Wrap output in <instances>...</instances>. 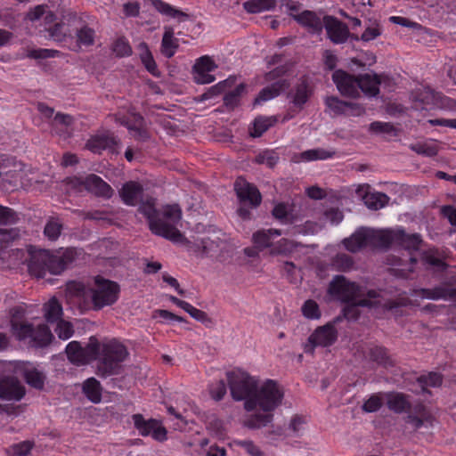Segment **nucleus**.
Instances as JSON below:
<instances>
[{"mask_svg": "<svg viewBox=\"0 0 456 456\" xmlns=\"http://www.w3.org/2000/svg\"><path fill=\"white\" fill-rule=\"evenodd\" d=\"M139 211L146 216L151 231L156 235L162 236L173 241H179L183 235L177 228L182 219V210L176 204L167 205L160 216L155 208L152 198L141 201Z\"/></svg>", "mask_w": 456, "mask_h": 456, "instance_id": "1", "label": "nucleus"}, {"mask_svg": "<svg viewBox=\"0 0 456 456\" xmlns=\"http://www.w3.org/2000/svg\"><path fill=\"white\" fill-rule=\"evenodd\" d=\"M399 235L398 227L387 229L360 227L350 237L346 238L343 244L351 253H356L367 247L387 249L395 247Z\"/></svg>", "mask_w": 456, "mask_h": 456, "instance_id": "2", "label": "nucleus"}, {"mask_svg": "<svg viewBox=\"0 0 456 456\" xmlns=\"http://www.w3.org/2000/svg\"><path fill=\"white\" fill-rule=\"evenodd\" d=\"M129 355L126 346L116 339H112L102 346L101 358L97 364V375L107 378L118 375L122 370V362Z\"/></svg>", "mask_w": 456, "mask_h": 456, "instance_id": "3", "label": "nucleus"}, {"mask_svg": "<svg viewBox=\"0 0 456 456\" xmlns=\"http://www.w3.org/2000/svg\"><path fill=\"white\" fill-rule=\"evenodd\" d=\"M283 395L284 393L278 383L267 379L260 388L256 387L254 396L245 402L244 408L250 411L258 406L264 411L270 412L281 403Z\"/></svg>", "mask_w": 456, "mask_h": 456, "instance_id": "4", "label": "nucleus"}, {"mask_svg": "<svg viewBox=\"0 0 456 456\" xmlns=\"http://www.w3.org/2000/svg\"><path fill=\"white\" fill-rule=\"evenodd\" d=\"M11 326L13 335L19 340L29 339V345L33 347H46L54 338L46 324L42 323L35 327L27 322H18L12 319Z\"/></svg>", "mask_w": 456, "mask_h": 456, "instance_id": "5", "label": "nucleus"}, {"mask_svg": "<svg viewBox=\"0 0 456 456\" xmlns=\"http://www.w3.org/2000/svg\"><path fill=\"white\" fill-rule=\"evenodd\" d=\"M234 190L240 200L238 215L243 219L250 217V209L257 208L262 201V196L258 189L240 177L234 183Z\"/></svg>", "mask_w": 456, "mask_h": 456, "instance_id": "6", "label": "nucleus"}, {"mask_svg": "<svg viewBox=\"0 0 456 456\" xmlns=\"http://www.w3.org/2000/svg\"><path fill=\"white\" fill-rule=\"evenodd\" d=\"M94 284L95 288L90 290L94 310L111 305L118 300L120 288L117 282L97 275L94 277Z\"/></svg>", "mask_w": 456, "mask_h": 456, "instance_id": "7", "label": "nucleus"}, {"mask_svg": "<svg viewBox=\"0 0 456 456\" xmlns=\"http://www.w3.org/2000/svg\"><path fill=\"white\" fill-rule=\"evenodd\" d=\"M328 294L334 299L343 303L355 301L364 295V289L356 282L351 281L344 275H336L330 281Z\"/></svg>", "mask_w": 456, "mask_h": 456, "instance_id": "8", "label": "nucleus"}, {"mask_svg": "<svg viewBox=\"0 0 456 456\" xmlns=\"http://www.w3.org/2000/svg\"><path fill=\"white\" fill-rule=\"evenodd\" d=\"M231 395L235 401L248 400L256 392L257 380L240 370L227 373Z\"/></svg>", "mask_w": 456, "mask_h": 456, "instance_id": "9", "label": "nucleus"}, {"mask_svg": "<svg viewBox=\"0 0 456 456\" xmlns=\"http://www.w3.org/2000/svg\"><path fill=\"white\" fill-rule=\"evenodd\" d=\"M74 258H28L25 263L28 273L37 278H43L46 273L60 274L69 268Z\"/></svg>", "mask_w": 456, "mask_h": 456, "instance_id": "10", "label": "nucleus"}, {"mask_svg": "<svg viewBox=\"0 0 456 456\" xmlns=\"http://www.w3.org/2000/svg\"><path fill=\"white\" fill-rule=\"evenodd\" d=\"M332 80L341 94L353 98L360 95L359 77H354L342 69H338L333 72Z\"/></svg>", "mask_w": 456, "mask_h": 456, "instance_id": "11", "label": "nucleus"}, {"mask_svg": "<svg viewBox=\"0 0 456 456\" xmlns=\"http://www.w3.org/2000/svg\"><path fill=\"white\" fill-rule=\"evenodd\" d=\"M338 338V331L331 323L319 327L309 337L308 342L310 346H305L306 353H313L314 346H329L332 345Z\"/></svg>", "mask_w": 456, "mask_h": 456, "instance_id": "12", "label": "nucleus"}, {"mask_svg": "<svg viewBox=\"0 0 456 456\" xmlns=\"http://www.w3.org/2000/svg\"><path fill=\"white\" fill-rule=\"evenodd\" d=\"M133 419L134 427L142 436L151 435L154 439L160 442L167 439V429L158 420H145L142 414H134Z\"/></svg>", "mask_w": 456, "mask_h": 456, "instance_id": "13", "label": "nucleus"}, {"mask_svg": "<svg viewBox=\"0 0 456 456\" xmlns=\"http://www.w3.org/2000/svg\"><path fill=\"white\" fill-rule=\"evenodd\" d=\"M26 394L25 387L13 376H0V398L20 401Z\"/></svg>", "mask_w": 456, "mask_h": 456, "instance_id": "14", "label": "nucleus"}, {"mask_svg": "<svg viewBox=\"0 0 456 456\" xmlns=\"http://www.w3.org/2000/svg\"><path fill=\"white\" fill-rule=\"evenodd\" d=\"M414 295L430 300H447L456 305V288L445 282L431 289H419L414 290Z\"/></svg>", "mask_w": 456, "mask_h": 456, "instance_id": "15", "label": "nucleus"}, {"mask_svg": "<svg viewBox=\"0 0 456 456\" xmlns=\"http://www.w3.org/2000/svg\"><path fill=\"white\" fill-rule=\"evenodd\" d=\"M355 193L363 200L365 206L372 210L384 208L389 201V197L387 194L370 191V187L367 183L358 185Z\"/></svg>", "mask_w": 456, "mask_h": 456, "instance_id": "16", "label": "nucleus"}, {"mask_svg": "<svg viewBox=\"0 0 456 456\" xmlns=\"http://www.w3.org/2000/svg\"><path fill=\"white\" fill-rule=\"evenodd\" d=\"M80 183L88 192L99 198L109 200L114 194V190L111 186L94 174L85 177Z\"/></svg>", "mask_w": 456, "mask_h": 456, "instance_id": "17", "label": "nucleus"}, {"mask_svg": "<svg viewBox=\"0 0 456 456\" xmlns=\"http://www.w3.org/2000/svg\"><path fill=\"white\" fill-rule=\"evenodd\" d=\"M217 66L209 56H202L199 58L193 66L194 80L197 84H210L215 81V77L210 73L214 71Z\"/></svg>", "mask_w": 456, "mask_h": 456, "instance_id": "18", "label": "nucleus"}, {"mask_svg": "<svg viewBox=\"0 0 456 456\" xmlns=\"http://www.w3.org/2000/svg\"><path fill=\"white\" fill-rule=\"evenodd\" d=\"M120 144L119 140L110 132H105L92 136L86 142V148L94 153L103 150L114 151Z\"/></svg>", "mask_w": 456, "mask_h": 456, "instance_id": "19", "label": "nucleus"}, {"mask_svg": "<svg viewBox=\"0 0 456 456\" xmlns=\"http://www.w3.org/2000/svg\"><path fill=\"white\" fill-rule=\"evenodd\" d=\"M323 26L329 38L335 44H342L349 37V30L346 24L332 16H325Z\"/></svg>", "mask_w": 456, "mask_h": 456, "instance_id": "20", "label": "nucleus"}, {"mask_svg": "<svg viewBox=\"0 0 456 456\" xmlns=\"http://www.w3.org/2000/svg\"><path fill=\"white\" fill-rule=\"evenodd\" d=\"M273 235L280 236V231L276 229H268L259 230L254 232L252 235V242L254 247L253 248H245V254L248 256H257L262 249L271 246V237Z\"/></svg>", "mask_w": 456, "mask_h": 456, "instance_id": "21", "label": "nucleus"}, {"mask_svg": "<svg viewBox=\"0 0 456 456\" xmlns=\"http://www.w3.org/2000/svg\"><path fill=\"white\" fill-rule=\"evenodd\" d=\"M324 102L327 108L335 115H361L364 111V109L361 105L342 101L335 96L326 97Z\"/></svg>", "mask_w": 456, "mask_h": 456, "instance_id": "22", "label": "nucleus"}, {"mask_svg": "<svg viewBox=\"0 0 456 456\" xmlns=\"http://www.w3.org/2000/svg\"><path fill=\"white\" fill-rule=\"evenodd\" d=\"M119 196L126 205L135 206L142 200V185L137 182L129 181L123 184L119 191Z\"/></svg>", "mask_w": 456, "mask_h": 456, "instance_id": "23", "label": "nucleus"}, {"mask_svg": "<svg viewBox=\"0 0 456 456\" xmlns=\"http://www.w3.org/2000/svg\"><path fill=\"white\" fill-rule=\"evenodd\" d=\"M385 398L387 408L395 413L408 412L411 408L410 396L405 394L389 392L385 395Z\"/></svg>", "mask_w": 456, "mask_h": 456, "instance_id": "24", "label": "nucleus"}, {"mask_svg": "<svg viewBox=\"0 0 456 456\" xmlns=\"http://www.w3.org/2000/svg\"><path fill=\"white\" fill-rule=\"evenodd\" d=\"M335 154V151L317 148L307 150L301 153H295L291 158V161L294 163H299L314 160H324L334 157Z\"/></svg>", "mask_w": 456, "mask_h": 456, "instance_id": "25", "label": "nucleus"}, {"mask_svg": "<svg viewBox=\"0 0 456 456\" xmlns=\"http://www.w3.org/2000/svg\"><path fill=\"white\" fill-rule=\"evenodd\" d=\"M398 232L400 233L397 236V240L395 241V247H401L410 252L419 251L422 249L423 240L420 235L417 233L408 234L402 228L398 227Z\"/></svg>", "mask_w": 456, "mask_h": 456, "instance_id": "26", "label": "nucleus"}, {"mask_svg": "<svg viewBox=\"0 0 456 456\" xmlns=\"http://www.w3.org/2000/svg\"><path fill=\"white\" fill-rule=\"evenodd\" d=\"M289 86L284 79H278L271 86L263 88L255 99L254 104H261L266 101L272 100L278 96L282 91Z\"/></svg>", "mask_w": 456, "mask_h": 456, "instance_id": "27", "label": "nucleus"}, {"mask_svg": "<svg viewBox=\"0 0 456 456\" xmlns=\"http://www.w3.org/2000/svg\"><path fill=\"white\" fill-rule=\"evenodd\" d=\"M296 20L315 33L322 31L324 23V19L322 20L321 17L312 11L301 12L300 15H297Z\"/></svg>", "mask_w": 456, "mask_h": 456, "instance_id": "28", "label": "nucleus"}, {"mask_svg": "<svg viewBox=\"0 0 456 456\" xmlns=\"http://www.w3.org/2000/svg\"><path fill=\"white\" fill-rule=\"evenodd\" d=\"M311 94L312 91L308 83L303 80L290 91L289 98L296 107L302 108V106L308 101Z\"/></svg>", "mask_w": 456, "mask_h": 456, "instance_id": "29", "label": "nucleus"}, {"mask_svg": "<svg viewBox=\"0 0 456 456\" xmlns=\"http://www.w3.org/2000/svg\"><path fill=\"white\" fill-rule=\"evenodd\" d=\"M359 90H362L367 96H377L379 93L378 75L364 74L359 76Z\"/></svg>", "mask_w": 456, "mask_h": 456, "instance_id": "30", "label": "nucleus"}, {"mask_svg": "<svg viewBox=\"0 0 456 456\" xmlns=\"http://www.w3.org/2000/svg\"><path fill=\"white\" fill-rule=\"evenodd\" d=\"M44 318L49 323L57 322L62 316V306L56 297H52L43 305Z\"/></svg>", "mask_w": 456, "mask_h": 456, "instance_id": "31", "label": "nucleus"}, {"mask_svg": "<svg viewBox=\"0 0 456 456\" xmlns=\"http://www.w3.org/2000/svg\"><path fill=\"white\" fill-rule=\"evenodd\" d=\"M83 393L88 400L94 403H98L102 400V386L94 378H89L83 383Z\"/></svg>", "mask_w": 456, "mask_h": 456, "instance_id": "32", "label": "nucleus"}, {"mask_svg": "<svg viewBox=\"0 0 456 456\" xmlns=\"http://www.w3.org/2000/svg\"><path fill=\"white\" fill-rule=\"evenodd\" d=\"M178 47L177 40L174 37V31L171 28H165V32L161 42V53L171 58L175 55Z\"/></svg>", "mask_w": 456, "mask_h": 456, "instance_id": "33", "label": "nucleus"}, {"mask_svg": "<svg viewBox=\"0 0 456 456\" xmlns=\"http://www.w3.org/2000/svg\"><path fill=\"white\" fill-rule=\"evenodd\" d=\"M382 33V28L376 20L371 21L369 20L367 24H365V29L363 33L359 37L357 35H352V38L354 40H362L363 42H369L379 37Z\"/></svg>", "mask_w": 456, "mask_h": 456, "instance_id": "34", "label": "nucleus"}, {"mask_svg": "<svg viewBox=\"0 0 456 456\" xmlns=\"http://www.w3.org/2000/svg\"><path fill=\"white\" fill-rule=\"evenodd\" d=\"M404 420L414 431L419 429L425 423H428L430 426L433 423L432 416L423 407L418 415L408 414Z\"/></svg>", "mask_w": 456, "mask_h": 456, "instance_id": "35", "label": "nucleus"}, {"mask_svg": "<svg viewBox=\"0 0 456 456\" xmlns=\"http://www.w3.org/2000/svg\"><path fill=\"white\" fill-rule=\"evenodd\" d=\"M23 378L30 387L38 390L44 388L45 375L38 370L35 368L24 370Z\"/></svg>", "mask_w": 456, "mask_h": 456, "instance_id": "36", "label": "nucleus"}, {"mask_svg": "<svg viewBox=\"0 0 456 456\" xmlns=\"http://www.w3.org/2000/svg\"><path fill=\"white\" fill-rule=\"evenodd\" d=\"M68 359L75 364H86V357L83 347L77 341H72L66 346Z\"/></svg>", "mask_w": 456, "mask_h": 456, "instance_id": "37", "label": "nucleus"}, {"mask_svg": "<svg viewBox=\"0 0 456 456\" xmlns=\"http://www.w3.org/2000/svg\"><path fill=\"white\" fill-rule=\"evenodd\" d=\"M276 118L273 117H259L255 119L253 127L250 129L252 137L261 136L269 127L274 125Z\"/></svg>", "mask_w": 456, "mask_h": 456, "instance_id": "38", "label": "nucleus"}, {"mask_svg": "<svg viewBox=\"0 0 456 456\" xmlns=\"http://www.w3.org/2000/svg\"><path fill=\"white\" fill-rule=\"evenodd\" d=\"M358 306L373 307V304L369 299H356L344 308V317L347 320H357L360 315Z\"/></svg>", "mask_w": 456, "mask_h": 456, "instance_id": "39", "label": "nucleus"}, {"mask_svg": "<svg viewBox=\"0 0 456 456\" xmlns=\"http://www.w3.org/2000/svg\"><path fill=\"white\" fill-rule=\"evenodd\" d=\"M140 58L146 69L151 74L157 71V64L146 43L142 42L138 45Z\"/></svg>", "mask_w": 456, "mask_h": 456, "instance_id": "40", "label": "nucleus"}, {"mask_svg": "<svg viewBox=\"0 0 456 456\" xmlns=\"http://www.w3.org/2000/svg\"><path fill=\"white\" fill-rule=\"evenodd\" d=\"M275 0H248L244 3V8L251 13L268 11L275 6Z\"/></svg>", "mask_w": 456, "mask_h": 456, "instance_id": "41", "label": "nucleus"}, {"mask_svg": "<svg viewBox=\"0 0 456 456\" xmlns=\"http://www.w3.org/2000/svg\"><path fill=\"white\" fill-rule=\"evenodd\" d=\"M95 31L86 25L77 29V43L78 45L90 46L94 45Z\"/></svg>", "mask_w": 456, "mask_h": 456, "instance_id": "42", "label": "nucleus"}, {"mask_svg": "<svg viewBox=\"0 0 456 456\" xmlns=\"http://www.w3.org/2000/svg\"><path fill=\"white\" fill-rule=\"evenodd\" d=\"M370 357L372 361L385 367L394 365V362L388 355L387 351L384 347L375 346L370 351Z\"/></svg>", "mask_w": 456, "mask_h": 456, "instance_id": "43", "label": "nucleus"}, {"mask_svg": "<svg viewBox=\"0 0 456 456\" xmlns=\"http://www.w3.org/2000/svg\"><path fill=\"white\" fill-rule=\"evenodd\" d=\"M74 118L72 116L63 113H57L52 122L53 129L59 132H66L73 125Z\"/></svg>", "mask_w": 456, "mask_h": 456, "instance_id": "44", "label": "nucleus"}, {"mask_svg": "<svg viewBox=\"0 0 456 456\" xmlns=\"http://www.w3.org/2000/svg\"><path fill=\"white\" fill-rule=\"evenodd\" d=\"M273 415L272 413H256L245 421V426L248 428H260L266 426L273 420Z\"/></svg>", "mask_w": 456, "mask_h": 456, "instance_id": "45", "label": "nucleus"}, {"mask_svg": "<svg viewBox=\"0 0 456 456\" xmlns=\"http://www.w3.org/2000/svg\"><path fill=\"white\" fill-rule=\"evenodd\" d=\"M86 362L95 360L102 352L101 345L95 337H91L86 346L83 347Z\"/></svg>", "mask_w": 456, "mask_h": 456, "instance_id": "46", "label": "nucleus"}, {"mask_svg": "<svg viewBox=\"0 0 456 456\" xmlns=\"http://www.w3.org/2000/svg\"><path fill=\"white\" fill-rule=\"evenodd\" d=\"M91 289H87L83 282L70 281L67 283L68 293L76 297L86 298L90 297Z\"/></svg>", "mask_w": 456, "mask_h": 456, "instance_id": "47", "label": "nucleus"}, {"mask_svg": "<svg viewBox=\"0 0 456 456\" xmlns=\"http://www.w3.org/2000/svg\"><path fill=\"white\" fill-rule=\"evenodd\" d=\"M152 5L155 7L157 11L160 13L170 16V17H186L187 15L182 12L181 11L175 10L170 4L161 1V0H152Z\"/></svg>", "mask_w": 456, "mask_h": 456, "instance_id": "48", "label": "nucleus"}, {"mask_svg": "<svg viewBox=\"0 0 456 456\" xmlns=\"http://www.w3.org/2000/svg\"><path fill=\"white\" fill-rule=\"evenodd\" d=\"M62 224L55 219H51L45 226L44 233L51 240H55L60 236Z\"/></svg>", "mask_w": 456, "mask_h": 456, "instance_id": "49", "label": "nucleus"}, {"mask_svg": "<svg viewBox=\"0 0 456 456\" xmlns=\"http://www.w3.org/2000/svg\"><path fill=\"white\" fill-rule=\"evenodd\" d=\"M55 332L59 338L63 340L69 339L74 333L73 325L69 322L61 319L57 322Z\"/></svg>", "mask_w": 456, "mask_h": 456, "instance_id": "50", "label": "nucleus"}, {"mask_svg": "<svg viewBox=\"0 0 456 456\" xmlns=\"http://www.w3.org/2000/svg\"><path fill=\"white\" fill-rule=\"evenodd\" d=\"M59 52L52 49H27L26 57L30 59H48L57 56Z\"/></svg>", "mask_w": 456, "mask_h": 456, "instance_id": "51", "label": "nucleus"}, {"mask_svg": "<svg viewBox=\"0 0 456 456\" xmlns=\"http://www.w3.org/2000/svg\"><path fill=\"white\" fill-rule=\"evenodd\" d=\"M302 313L304 316L308 319H319L321 317L319 305L312 299H308L304 303L302 306Z\"/></svg>", "mask_w": 456, "mask_h": 456, "instance_id": "52", "label": "nucleus"}, {"mask_svg": "<svg viewBox=\"0 0 456 456\" xmlns=\"http://www.w3.org/2000/svg\"><path fill=\"white\" fill-rule=\"evenodd\" d=\"M113 52L119 57L129 56L132 54V48L125 38H118L112 46Z\"/></svg>", "mask_w": 456, "mask_h": 456, "instance_id": "53", "label": "nucleus"}, {"mask_svg": "<svg viewBox=\"0 0 456 456\" xmlns=\"http://www.w3.org/2000/svg\"><path fill=\"white\" fill-rule=\"evenodd\" d=\"M277 251L280 254H294L297 253V248L300 246L288 239H281L278 241Z\"/></svg>", "mask_w": 456, "mask_h": 456, "instance_id": "54", "label": "nucleus"}, {"mask_svg": "<svg viewBox=\"0 0 456 456\" xmlns=\"http://www.w3.org/2000/svg\"><path fill=\"white\" fill-rule=\"evenodd\" d=\"M422 265L428 270L434 272L444 271L447 268L448 265L444 263L442 258H421Z\"/></svg>", "mask_w": 456, "mask_h": 456, "instance_id": "55", "label": "nucleus"}, {"mask_svg": "<svg viewBox=\"0 0 456 456\" xmlns=\"http://www.w3.org/2000/svg\"><path fill=\"white\" fill-rule=\"evenodd\" d=\"M243 91H244V86L243 85H240L239 86H237L233 91H232L231 93L227 94L224 96V104L227 107L234 108L237 105V103H238L239 96L240 95V94Z\"/></svg>", "mask_w": 456, "mask_h": 456, "instance_id": "56", "label": "nucleus"}, {"mask_svg": "<svg viewBox=\"0 0 456 456\" xmlns=\"http://www.w3.org/2000/svg\"><path fill=\"white\" fill-rule=\"evenodd\" d=\"M382 400L378 395H371L362 405V410L366 412H375L380 409Z\"/></svg>", "mask_w": 456, "mask_h": 456, "instance_id": "57", "label": "nucleus"}, {"mask_svg": "<svg viewBox=\"0 0 456 456\" xmlns=\"http://www.w3.org/2000/svg\"><path fill=\"white\" fill-rule=\"evenodd\" d=\"M210 394L212 398L216 401L223 399L226 394V386L224 381L219 380L215 385H212Z\"/></svg>", "mask_w": 456, "mask_h": 456, "instance_id": "58", "label": "nucleus"}, {"mask_svg": "<svg viewBox=\"0 0 456 456\" xmlns=\"http://www.w3.org/2000/svg\"><path fill=\"white\" fill-rule=\"evenodd\" d=\"M331 266L337 271L346 272L353 268L354 260L353 258H333Z\"/></svg>", "mask_w": 456, "mask_h": 456, "instance_id": "59", "label": "nucleus"}, {"mask_svg": "<svg viewBox=\"0 0 456 456\" xmlns=\"http://www.w3.org/2000/svg\"><path fill=\"white\" fill-rule=\"evenodd\" d=\"M419 380L429 387H438L442 384L443 377L436 372H431L428 376H421Z\"/></svg>", "mask_w": 456, "mask_h": 456, "instance_id": "60", "label": "nucleus"}, {"mask_svg": "<svg viewBox=\"0 0 456 456\" xmlns=\"http://www.w3.org/2000/svg\"><path fill=\"white\" fill-rule=\"evenodd\" d=\"M34 446V443L24 441L12 446L13 453L16 456H27Z\"/></svg>", "mask_w": 456, "mask_h": 456, "instance_id": "61", "label": "nucleus"}, {"mask_svg": "<svg viewBox=\"0 0 456 456\" xmlns=\"http://www.w3.org/2000/svg\"><path fill=\"white\" fill-rule=\"evenodd\" d=\"M49 37L57 42L63 41L66 37V32L63 30V24L56 23L52 28H50Z\"/></svg>", "mask_w": 456, "mask_h": 456, "instance_id": "62", "label": "nucleus"}, {"mask_svg": "<svg viewBox=\"0 0 456 456\" xmlns=\"http://www.w3.org/2000/svg\"><path fill=\"white\" fill-rule=\"evenodd\" d=\"M440 212L443 216L448 219L452 226H456V207L451 205L443 206Z\"/></svg>", "mask_w": 456, "mask_h": 456, "instance_id": "63", "label": "nucleus"}, {"mask_svg": "<svg viewBox=\"0 0 456 456\" xmlns=\"http://www.w3.org/2000/svg\"><path fill=\"white\" fill-rule=\"evenodd\" d=\"M238 445L244 448L248 454L251 456H262V452L257 446H256L252 441L242 440L236 442Z\"/></svg>", "mask_w": 456, "mask_h": 456, "instance_id": "64", "label": "nucleus"}]
</instances>
